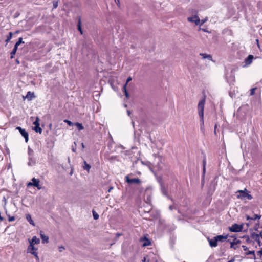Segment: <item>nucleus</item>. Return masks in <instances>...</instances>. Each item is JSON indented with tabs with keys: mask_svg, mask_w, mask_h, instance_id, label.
<instances>
[{
	"mask_svg": "<svg viewBox=\"0 0 262 262\" xmlns=\"http://www.w3.org/2000/svg\"><path fill=\"white\" fill-rule=\"evenodd\" d=\"M236 197L238 199L245 200L248 199L251 200L253 199V196L249 194V191L245 188L244 190H238L236 192Z\"/></svg>",
	"mask_w": 262,
	"mask_h": 262,
	"instance_id": "obj_1",
	"label": "nucleus"
},
{
	"mask_svg": "<svg viewBox=\"0 0 262 262\" xmlns=\"http://www.w3.org/2000/svg\"><path fill=\"white\" fill-rule=\"evenodd\" d=\"M34 186L36 187L38 190H40L42 188V186L40 184V181L39 179L33 178L31 180V182L28 183L27 186Z\"/></svg>",
	"mask_w": 262,
	"mask_h": 262,
	"instance_id": "obj_2",
	"label": "nucleus"
},
{
	"mask_svg": "<svg viewBox=\"0 0 262 262\" xmlns=\"http://www.w3.org/2000/svg\"><path fill=\"white\" fill-rule=\"evenodd\" d=\"M205 103V98H203L200 100L198 105V110L199 117H202L204 116V109Z\"/></svg>",
	"mask_w": 262,
	"mask_h": 262,
	"instance_id": "obj_3",
	"label": "nucleus"
},
{
	"mask_svg": "<svg viewBox=\"0 0 262 262\" xmlns=\"http://www.w3.org/2000/svg\"><path fill=\"white\" fill-rule=\"evenodd\" d=\"M243 224L238 225L237 224H234L231 227H229V230L231 232H238L243 230Z\"/></svg>",
	"mask_w": 262,
	"mask_h": 262,
	"instance_id": "obj_4",
	"label": "nucleus"
},
{
	"mask_svg": "<svg viewBox=\"0 0 262 262\" xmlns=\"http://www.w3.org/2000/svg\"><path fill=\"white\" fill-rule=\"evenodd\" d=\"M34 125H35L34 130L37 132L39 133L40 134L42 132L41 128L39 127V119L38 117L36 118L35 121L33 122Z\"/></svg>",
	"mask_w": 262,
	"mask_h": 262,
	"instance_id": "obj_5",
	"label": "nucleus"
},
{
	"mask_svg": "<svg viewBox=\"0 0 262 262\" xmlns=\"http://www.w3.org/2000/svg\"><path fill=\"white\" fill-rule=\"evenodd\" d=\"M16 129L18 130L21 134V136H23L25 139V142H28L29 140V136L28 133L25 130V129H23L21 127L18 126L16 127Z\"/></svg>",
	"mask_w": 262,
	"mask_h": 262,
	"instance_id": "obj_6",
	"label": "nucleus"
},
{
	"mask_svg": "<svg viewBox=\"0 0 262 262\" xmlns=\"http://www.w3.org/2000/svg\"><path fill=\"white\" fill-rule=\"evenodd\" d=\"M187 20L189 22H194L195 25H198L200 23V19L199 17L195 15L192 17H188Z\"/></svg>",
	"mask_w": 262,
	"mask_h": 262,
	"instance_id": "obj_7",
	"label": "nucleus"
},
{
	"mask_svg": "<svg viewBox=\"0 0 262 262\" xmlns=\"http://www.w3.org/2000/svg\"><path fill=\"white\" fill-rule=\"evenodd\" d=\"M126 181L129 184L136 183L139 184L140 183V180L139 178L129 179L128 176L125 177Z\"/></svg>",
	"mask_w": 262,
	"mask_h": 262,
	"instance_id": "obj_8",
	"label": "nucleus"
},
{
	"mask_svg": "<svg viewBox=\"0 0 262 262\" xmlns=\"http://www.w3.org/2000/svg\"><path fill=\"white\" fill-rule=\"evenodd\" d=\"M208 240L209 242V245L211 247H216L217 246V242L215 237H214L212 239H210L209 238H208Z\"/></svg>",
	"mask_w": 262,
	"mask_h": 262,
	"instance_id": "obj_9",
	"label": "nucleus"
},
{
	"mask_svg": "<svg viewBox=\"0 0 262 262\" xmlns=\"http://www.w3.org/2000/svg\"><path fill=\"white\" fill-rule=\"evenodd\" d=\"M40 235L41 238L42 239V243H48L49 242L48 236L45 235L42 231L40 232Z\"/></svg>",
	"mask_w": 262,
	"mask_h": 262,
	"instance_id": "obj_10",
	"label": "nucleus"
},
{
	"mask_svg": "<svg viewBox=\"0 0 262 262\" xmlns=\"http://www.w3.org/2000/svg\"><path fill=\"white\" fill-rule=\"evenodd\" d=\"M215 237L216 238L217 242H223L227 238L228 235H217V236H215Z\"/></svg>",
	"mask_w": 262,
	"mask_h": 262,
	"instance_id": "obj_11",
	"label": "nucleus"
},
{
	"mask_svg": "<svg viewBox=\"0 0 262 262\" xmlns=\"http://www.w3.org/2000/svg\"><path fill=\"white\" fill-rule=\"evenodd\" d=\"M29 243L31 245L38 244L40 242V239L36 237V236H33L31 240L29 239Z\"/></svg>",
	"mask_w": 262,
	"mask_h": 262,
	"instance_id": "obj_12",
	"label": "nucleus"
},
{
	"mask_svg": "<svg viewBox=\"0 0 262 262\" xmlns=\"http://www.w3.org/2000/svg\"><path fill=\"white\" fill-rule=\"evenodd\" d=\"M253 59V56L252 55H249L247 58L245 59V63L246 65H250Z\"/></svg>",
	"mask_w": 262,
	"mask_h": 262,
	"instance_id": "obj_13",
	"label": "nucleus"
},
{
	"mask_svg": "<svg viewBox=\"0 0 262 262\" xmlns=\"http://www.w3.org/2000/svg\"><path fill=\"white\" fill-rule=\"evenodd\" d=\"M37 250V248H36L34 246V245H31L30 244L29 246H28V248L27 249V252L28 253H30L31 254H32V252H35V251Z\"/></svg>",
	"mask_w": 262,
	"mask_h": 262,
	"instance_id": "obj_14",
	"label": "nucleus"
},
{
	"mask_svg": "<svg viewBox=\"0 0 262 262\" xmlns=\"http://www.w3.org/2000/svg\"><path fill=\"white\" fill-rule=\"evenodd\" d=\"M26 219L31 225H33V226H35V224L34 222L32 220L31 216L30 214H27L26 215Z\"/></svg>",
	"mask_w": 262,
	"mask_h": 262,
	"instance_id": "obj_15",
	"label": "nucleus"
},
{
	"mask_svg": "<svg viewBox=\"0 0 262 262\" xmlns=\"http://www.w3.org/2000/svg\"><path fill=\"white\" fill-rule=\"evenodd\" d=\"M260 236L261 237V234H252L253 238L258 243H260Z\"/></svg>",
	"mask_w": 262,
	"mask_h": 262,
	"instance_id": "obj_16",
	"label": "nucleus"
},
{
	"mask_svg": "<svg viewBox=\"0 0 262 262\" xmlns=\"http://www.w3.org/2000/svg\"><path fill=\"white\" fill-rule=\"evenodd\" d=\"M78 30L80 32L81 34H83V31L81 28V18L80 17L78 18Z\"/></svg>",
	"mask_w": 262,
	"mask_h": 262,
	"instance_id": "obj_17",
	"label": "nucleus"
},
{
	"mask_svg": "<svg viewBox=\"0 0 262 262\" xmlns=\"http://www.w3.org/2000/svg\"><path fill=\"white\" fill-rule=\"evenodd\" d=\"M241 241L238 239H236V238L234 240L233 242L231 243L230 247H234V245H237L238 244H241Z\"/></svg>",
	"mask_w": 262,
	"mask_h": 262,
	"instance_id": "obj_18",
	"label": "nucleus"
},
{
	"mask_svg": "<svg viewBox=\"0 0 262 262\" xmlns=\"http://www.w3.org/2000/svg\"><path fill=\"white\" fill-rule=\"evenodd\" d=\"M83 168L84 169L86 170L88 172H89V170L91 168L90 165L88 164L86 161H84V165L83 166Z\"/></svg>",
	"mask_w": 262,
	"mask_h": 262,
	"instance_id": "obj_19",
	"label": "nucleus"
},
{
	"mask_svg": "<svg viewBox=\"0 0 262 262\" xmlns=\"http://www.w3.org/2000/svg\"><path fill=\"white\" fill-rule=\"evenodd\" d=\"M200 125H201V129L203 130L204 129V116H202V117H200Z\"/></svg>",
	"mask_w": 262,
	"mask_h": 262,
	"instance_id": "obj_20",
	"label": "nucleus"
},
{
	"mask_svg": "<svg viewBox=\"0 0 262 262\" xmlns=\"http://www.w3.org/2000/svg\"><path fill=\"white\" fill-rule=\"evenodd\" d=\"M17 49H18V47L14 46L13 49L12 50V52H11V58H13V56L16 54Z\"/></svg>",
	"mask_w": 262,
	"mask_h": 262,
	"instance_id": "obj_21",
	"label": "nucleus"
},
{
	"mask_svg": "<svg viewBox=\"0 0 262 262\" xmlns=\"http://www.w3.org/2000/svg\"><path fill=\"white\" fill-rule=\"evenodd\" d=\"M26 98H28L29 100H31V99L34 97V94L31 93V92H28L26 95Z\"/></svg>",
	"mask_w": 262,
	"mask_h": 262,
	"instance_id": "obj_22",
	"label": "nucleus"
},
{
	"mask_svg": "<svg viewBox=\"0 0 262 262\" xmlns=\"http://www.w3.org/2000/svg\"><path fill=\"white\" fill-rule=\"evenodd\" d=\"M75 126H77V127L79 130H82L84 129V127H83L82 124L80 123L77 122V123H75Z\"/></svg>",
	"mask_w": 262,
	"mask_h": 262,
	"instance_id": "obj_23",
	"label": "nucleus"
},
{
	"mask_svg": "<svg viewBox=\"0 0 262 262\" xmlns=\"http://www.w3.org/2000/svg\"><path fill=\"white\" fill-rule=\"evenodd\" d=\"M144 240H145V242L143 244V246L145 247V246H149L151 245V242H150V241L148 239L145 238Z\"/></svg>",
	"mask_w": 262,
	"mask_h": 262,
	"instance_id": "obj_24",
	"label": "nucleus"
},
{
	"mask_svg": "<svg viewBox=\"0 0 262 262\" xmlns=\"http://www.w3.org/2000/svg\"><path fill=\"white\" fill-rule=\"evenodd\" d=\"M35 161L33 160L32 157H29V162L28 163V165L30 166H32L34 164Z\"/></svg>",
	"mask_w": 262,
	"mask_h": 262,
	"instance_id": "obj_25",
	"label": "nucleus"
},
{
	"mask_svg": "<svg viewBox=\"0 0 262 262\" xmlns=\"http://www.w3.org/2000/svg\"><path fill=\"white\" fill-rule=\"evenodd\" d=\"M161 191L163 195L167 196V190L163 185L161 186Z\"/></svg>",
	"mask_w": 262,
	"mask_h": 262,
	"instance_id": "obj_26",
	"label": "nucleus"
},
{
	"mask_svg": "<svg viewBox=\"0 0 262 262\" xmlns=\"http://www.w3.org/2000/svg\"><path fill=\"white\" fill-rule=\"evenodd\" d=\"M123 92H124V94H125V95L126 97L127 98H128L129 97V95L127 91L126 85H123Z\"/></svg>",
	"mask_w": 262,
	"mask_h": 262,
	"instance_id": "obj_27",
	"label": "nucleus"
},
{
	"mask_svg": "<svg viewBox=\"0 0 262 262\" xmlns=\"http://www.w3.org/2000/svg\"><path fill=\"white\" fill-rule=\"evenodd\" d=\"M200 55L202 56L204 59L208 58L209 59H211L212 58V57L210 55H207L206 54L202 53V54H200Z\"/></svg>",
	"mask_w": 262,
	"mask_h": 262,
	"instance_id": "obj_28",
	"label": "nucleus"
},
{
	"mask_svg": "<svg viewBox=\"0 0 262 262\" xmlns=\"http://www.w3.org/2000/svg\"><path fill=\"white\" fill-rule=\"evenodd\" d=\"M24 42L23 41V38L21 37L19 38L18 40L15 43V46L16 47H18L21 43H24Z\"/></svg>",
	"mask_w": 262,
	"mask_h": 262,
	"instance_id": "obj_29",
	"label": "nucleus"
},
{
	"mask_svg": "<svg viewBox=\"0 0 262 262\" xmlns=\"http://www.w3.org/2000/svg\"><path fill=\"white\" fill-rule=\"evenodd\" d=\"M12 36H13V33H12V32H10L9 33V35H8V36H7V39H6V41L7 42H9V41L11 39V38H12Z\"/></svg>",
	"mask_w": 262,
	"mask_h": 262,
	"instance_id": "obj_30",
	"label": "nucleus"
},
{
	"mask_svg": "<svg viewBox=\"0 0 262 262\" xmlns=\"http://www.w3.org/2000/svg\"><path fill=\"white\" fill-rule=\"evenodd\" d=\"M33 152V150L30 147H29L28 151L29 157H32Z\"/></svg>",
	"mask_w": 262,
	"mask_h": 262,
	"instance_id": "obj_31",
	"label": "nucleus"
},
{
	"mask_svg": "<svg viewBox=\"0 0 262 262\" xmlns=\"http://www.w3.org/2000/svg\"><path fill=\"white\" fill-rule=\"evenodd\" d=\"M93 215L94 220H97L99 218V215L95 212V210H93Z\"/></svg>",
	"mask_w": 262,
	"mask_h": 262,
	"instance_id": "obj_32",
	"label": "nucleus"
},
{
	"mask_svg": "<svg viewBox=\"0 0 262 262\" xmlns=\"http://www.w3.org/2000/svg\"><path fill=\"white\" fill-rule=\"evenodd\" d=\"M261 217L260 215L255 214L254 217L251 218V220H255L256 219H260Z\"/></svg>",
	"mask_w": 262,
	"mask_h": 262,
	"instance_id": "obj_33",
	"label": "nucleus"
},
{
	"mask_svg": "<svg viewBox=\"0 0 262 262\" xmlns=\"http://www.w3.org/2000/svg\"><path fill=\"white\" fill-rule=\"evenodd\" d=\"M6 214L9 216V222H12L15 220V217L14 216H10L9 214H7V211H6Z\"/></svg>",
	"mask_w": 262,
	"mask_h": 262,
	"instance_id": "obj_34",
	"label": "nucleus"
},
{
	"mask_svg": "<svg viewBox=\"0 0 262 262\" xmlns=\"http://www.w3.org/2000/svg\"><path fill=\"white\" fill-rule=\"evenodd\" d=\"M246 255H250V254H252L254 256V258H255V253H254V251H248L247 252H246Z\"/></svg>",
	"mask_w": 262,
	"mask_h": 262,
	"instance_id": "obj_35",
	"label": "nucleus"
},
{
	"mask_svg": "<svg viewBox=\"0 0 262 262\" xmlns=\"http://www.w3.org/2000/svg\"><path fill=\"white\" fill-rule=\"evenodd\" d=\"M32 254H33L35 256L36 259L39 261V258L37 255V253L36 252H33Z\"/></svg>",
	"mask_w": 262,
	"mask_h": 262,
	"instance_id": "obj_36",
	"label": "nucleus"
},
{
	"mask_svg": "<svg viewBox=\"0 0 262 262\" xmlns=\"http://www.w3.org/2000/svg\"><path fill=\"white\" fill-rule=\"evenodd\" d=\"M64 122L67 123L70 126H71L73 125V123L71 121H70L68 120H64Z\"/></svg>",
	"mask_w": 262,
	"mask_h": 262,
	"instance_id": "obj_37",
	"label": "nucleus"
},
{
	"mask_svg": "<svg viewBox=\"0 0 262 262\" xmlns=\"http://www.w3.org/2000/svg\"><path fill=\"white\" fill-rule=\"evenodd\" d=\"M58 1H54L53 2V8L56 9L58 7Z\"/></svg>",
	"mask_w": 262,
	"mask_h": 262,
	"instance_id": "obj_38",
	"label": "nucleus"
},
{
	"mask_svg": "<svg viewBox=\"0 0 262 262\" xmlns=\"http://www.w3.org/2000/svg\"><path fill=\"white\" fill-rule=\"evenodd\" d=\"M132 78L130 76L128 77L126 80V82L125 84L124 85H126V87L127 86V85L128 83L132 80Z\"/></svg>",
	"mask_w": 262,
	"mask_h": 262,
	"instance_id": "obj_39",
	"label": "nucleus"
},
{
	"mask_svg": "<svg viewBox=\"0 0 262 262\" xmlns=\"http://www.w3.org/2000/svg\"><path fill=\"white\" fill-rule=\"evenodd\" d=\"M256 89V88H252V89H251V92H250L251 95H253L255 94V91Z\"/></svg>",
	"mask_w": 262,
	"mask_h": 262,
	"instance_id": "obj_40",
	"label": "nucleus"
},
{
	"mask_svg": "<svg viewBox=\"0 0 262 262\" xmlns=\"http://www.w3.org/2000/svg\"><path fill=\"white\" fill-rule=\"evenodd\" d=\"M58 249H59V252H61L63 251V250L65 249V248L63 246H59L58 247Z\"/></svg>",
	"mask_w": 262,
	"mask_h": 262,
	"instance_id": "obj_41",
	"label": "nucleus"
},
{
	"mask_svg": "<svg viewBox=\"0 0 262 262\" xmlns=\"http://www.w3.org/2000/svg\"><path fill=\"white\" fill-rule=\"evenodd\" d=\"M115 2L116 3V4H117V5L120 7V1L119 0H114Z\"/></svg>",
	"mask_w": 262,
	"mask_h": 262,
	"instance_id": "obj_42",
	"label": "nucleus"
},
{
	"mask_svg": "<svg viewBox=\"0 0 262 262\" xmlns=\"http://www.w3.org/2000/svg\"><path fill=\"white\" fill-rule=\"evenodd\" d=\"M207 20V18H205L204 19H202L201 20V25H203V24H204Z\"/></svg>",
	"mask_w": 262,
	"mask_h": 262,
	"instance_id": "obj_43",
	"label": "nucleus"
},
{
	"mask_svg": "<svg viewBox=\"0 0 262 262\" xmlns=\"http://www.w3.org/2000/svg\"><path fill=\"white\" fill-rule=\"evenodd\" d=\"M205 163H206V162H205V160H203V165H204L203 171H204V173H205Z\"/></svg>",
	"mask_w": 262,
	"mask_h": 262,
	"instance_id": "obj_44",
	"label": "nucleus"
},
{
	"mask_svg": "<svg viewBox=\"0 0 262 262\" xmlns=\"http://www.w3.org/2000/svg\"><path fill=\"white\" fill-rule=\"evenodd\" d=\"M146 261H147V262H149V260H148L147 261V260H146V257H144L143 258V259H142V262H146Z\"/></svg>",
	"mask_w": 262,
	"mask_h": 262,
	"instance_id": "obj_45",
	"label": "nucleus"
},
{
	"mask_svg": "<svg viewBox=\"0 0 262 262\" xmlns=\"http://www.w3.org/2000/svg\"><path fill=\"white\" fill-rule=\"evenodd\" d=\"M246 219H247V220H251V218H252V217H250V216H249V215H246Z\"/></svg>",
	"mask_w": 262,
	"mask_h": 262,
	"instance_id": "obj_46",
	"label": "nucleus"
},
{
	"mask_svg": "<svg viewBox=\"0 0 262 262\" xmlns=\"http://www.w3.org/2000/svg\"><path fill=\"white\" fill-rule=\"evenodd\" d=\"M242 247H243L244 250H245V251H246L247 250V249H248L247 247L246 246H244V245H243Z\"/></svg>",
	"mask_w": 262,
	"mask_h": 262,
	"instance_id": "obj_47",
	"label": "nucleus"
},
{
	"mask_svg": "<svg viewBox=\"0 0 262 262\" xmlns=\"http://www.w3.org/2000/svg\"><path fill=\"white\" fill-rule=\"evenodd\" d=\"M127 113L128 115L129 116H130V114H131V112L129 110H127Z\"/></svg>",
	"mask_w": 262,
	"mask_h": 262,
	"instance_id": "obj_48",
	"label": "nucleus"
},
{
	"mask_svg": "<svg viewBox=\"0 0 262 262\" xmlns=\"http://www.w3.org/2000/svg\"><path fill=\"white\" fill-rule=\"evenodd\" d=\"M235 259L234 258L231 259V260H229L228 262H234Z\"/></svg>",
	"mask_w": 262,
	"mask_h": 262,
	"instance_id": "obj_49",
	"label": "nucleus"
},
{
	"mask_svg": "<svg viewBox=\"0 0 262 262\" xmlns=\"http://www.w3.org/2000/svg\"><path fill=\"white\" fill-rule=\"evenodd\" d=\"M247 242L249 243L250 242V239L249 237H247L246 239Z\"/></svg>",
	"mask_w": 262,
	"mask_h": 262,
	"instance_id": "obj_50",
	"label": "nucleus"
},
{
	"mask_svg": "<svg viewBox=\"0 0 262 262\" xmlns=\"http://www.w3.org/2000/svg\"><path fill=\"white\" fill-rule=\"evenodd\" d=\"M258 254H259L260 255H262V249L258 252Z\"/></svg>",
	"mask_w": 262,
	"mask_h": 262,
	"instance_id": "obj_51",
	"label": "nucleus"
},
{
	"mask_svg": "<svg viewBox=\"0 0 262 262\" xmlns=\"http://www.w3.org/2000/svg\"><path fill=\"white\" fill-rule=\"evenodd\" d=\"M231 248H233L234 249H236L238 247L236 245H234V247H231Z\"/></svg>",
	"mask_w": 262,
	"mask_h": 262,
	"instance_id": "obj_52",
	"label": "nucleus"
},
{
	"mask_svg": "<svg viewBox=\"0 0 262 262\" xmlns=\"http://www.w3.org/2000/svg\"><path fill=\"white\" fill-rule=\"evenodd\" d=\"M112 189H113V187H110V188H109V189L108 190V192H110V191H111V190H112Z\"/></svg>",
	"mask_w": 262,
	"mask_h": 262,
	"instance_id": "obj_53",
	"label": "nucleus"
},
{
	"mask_svg": "<svg viewBox=\"0 0 262 262\" xmlns=\"http://www.w3.org/2000/svg\"><path fill=\"white\" fill-rule=\"evenodd\" d=\"M81 145H82V148H84V144L83 143H82Z\"/></svg>",
	"mask_w": 262,
	"mask_h": 262,
	"instance_id": "obj_54",
	"label": "nucleus"
},
{
	"mask_svg": "<svg viewBox=\"0 0 262 262\" xmlns=\"http://www.w3.org/2000/svg\"><path fill=\"white\" fill-rule=\"evenodd\" d=\"M169 209H170V210H172V206H169Z\"/></svg>",
	"mask_w": 262,
	"mask_h": 262,
	"instance_id": "obj_55",
	"label": "nucleus"
},
{
	"mask_svg": "<svg viewBox=\"0 0 262 262\" xmlns=\"http://www.w3.org/2000/svg\"><path fill=\"white\" fill-rule=\"evenodd\" d=\"M72 150H73V151L75 152V151H76V149H75V148H73V149H72Z\"/></svg>",
	"mask_w": 262,
	"mask_h": 262,
	"instance_id": "obj_56",
	"label": "nucleus"
},
{
	"mask_svg": "<svg viewBox=\"0 0 262 262\" xmlns=\"http://www.w3.org/2000/svg\"><path fill=\"white\" fill-rule=\"evenodd\" d=\"M72 173H73V171H72V170L71 171V172H70V175H72Z\"/></svg>",
	"mask_w": 262,
	"mask_h": 262,
	"instance_id": "obj_57",
	"label": "nucleus"
},
{
	"mask_svg": "<svg viewBox=\"0 0 262 262\" xmlns=\"http://www.w3.org/2000/svg\"><path fill=\"white\" fill-rule=\"evenodd\" d=\"M68 162H70V158H69V157L68 158Z\"/></svg>",
	"mask_w": 262,
	"mask_h": 262,
	"instance_id": "obj_58",
	"label": "nucleus"
},
{
	"mask_svg": "<svg viewBox=\"0 0 262 262\" xmlns=\"http://www.w3.org/2000/svg\"><path fill=\"white\" fill-rule=\"evenodd\" d=\"M124 107H127V105L126 104H124Z\"/></svg>",
	"mask_w": 262,
	"mask_h": 262,
	"instance_id": "obj_59",
	"label": "nucleus"
},
{
	"mask_svg": "<svg viewBox=\"0 0 262 262\" xmlns=\"http://www.w3.org/2000/svg\"><path fill=\"white\" fill-rule=\"evenodd\" d=\"M204 31H206L205 29H202Z\"/></svg>",
	"mask_w": 262,
	"mask_h": 262,
	"instance_id": "obj_60",
	"label": "nucleus"
}]
</instances>
